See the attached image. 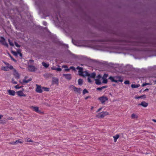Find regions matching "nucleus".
<instances>
[{"instance_id": "f257e3e1", "label": "nucleus", "mask_w": 156, "mask_h": 156, "mask_svg": "<svg viewBox=\"0 0 156 156\" xmlns=\"http://www.w3.org/2000/svg\"><path fill=\"white\" fill-rule=\"evenodd\" d=\"M131 45L134 46H148L149 44H148V41L146 40L145 41L140 40L139 41H133L131 44Z\"/></svg>"}, {"instance_id": "f03ea898", "label": "nucleus", "mask_w": 156, "mask_h": 156, "mask_svg": "<svg viewBox=\"0 0 156 156\" xmlns=\"http://www.w3.org/2000/svg\"><path fill=\"white\" fill-rule=\"evenodd\" d=\"M76 69L79 70L78 73L79 75L82 76L83 77H84L85 76H88L89 73L87 71L83 72L82 67L78 66Z\"/></svg>"}, {"instance_id": "7ed1b4c3", "label": "nucleus", "mask_w": 156, "mask_h": 156, "mask_svg": "<svg viewBox=\"0 0 156 156\" xmlns=\"http://www.w3.org/2000/svg\"><path fill=\"white\" fill-rule=\"evenodd\" d=\"M109 114L107 112H102L96 115V117L98 118H103L105 116Z\"/></svg>"}, {"instance_id": "20e7f679", "label": "nucleus", "mask_w": 156, "mask_h": 156, "mask_svg": "<svg viewBox=\"0 0 156 156\" xmlns=\"http://www.w3.org/2000/svg\"><path fill=\"white\" fill-rule=\"evenodd\" d=\"M108 99L107 97L105 96H103L98 98V100L101 101L102 104L104 103L106 101L108 100Z\"/></svg>"}, {"instance_id": "39448f33", "label": "nucleus", "mask_w": 156, "mask_h": 156, "mask_svg": "<svg viewBox=\"0 0 156 156\" xmlns=\"http://www.w3.org/2000/svg\"><path fill=\"white\" fill-rule=\"evenodd\" d=\"M29 70L31 72H34L37 70V68H36L34 66L31 65H29L28 66Z\"/></svg>"}, {"instance_id": "423d86ee", "label": "nucleus", "mask_w": 156, "mask_h": 156, "mask_svg": "<svg viewBox=\"0 0 156 156\" xmlns=\"http://www.w3.org/2000/svg\"><path fill=\"white\" fill-rule=\"evenodd\" d=\"M36 85L37 86L36 91L37 93H41L42 92V90L41 89V85L37 84H36Z\"/></svg>"}, {"instance_id": "0eeeda50", "label": "nucleus", "mask_w": 156, "mask_h": 156, "mask_svg": "<svg viewBox=\"0 0 156 156\" xmlns=\"http://www.w3.org/2000/svg\"><path fill=\"white\" fill-rule=\"evenodd\" d=\"M115 80L117 81V82H116V83H118L119 82H122L123 81V79L120 76H115Z\"/></svg>"}, {"instance_id": "6e6552de", "label": "nucleus", "mask_w": 156, "mask_h": 156, "mask_svg": "<svg viewBox=\"0 0 156 156\" xmlns=\"http://www.w3.org/2000/svg\"><path fill=\"white\" fill-rule=\"evenodd\" d=\"M63 76L68 80H70L72 78L71 75L70 74H64L63 75Z\"/></svg>"}, {"instance_id": "1a4fd4ad", "label": "nucleus", "mask_w": 156, "mask_h": 156, "mask_svg": "<svg viewBox=\"0 0 156 156\" xmlns=\"http://www.w3.org/2000/svg\"><path fill=\"white\" fill-rule=\"evenodd\" d=\"M1 38L2 39V40L0 41L1 43L3 44L5 46L7 47H8V44L6 41H5V39L4 37H2Z\"/></svg>"}, {"instance_id": "9d476101", "label": "nucleus", "mask_w": 156, "mask_h": 156, "mask_svg": "<svg viewBox=\"0 0 156 156\" xmlns=\"http://www.w3.org/2000/svg\"><path fill=\"white\" fill-rule=\"evenodd\" d=\"M16 93L19 96H23L25 97L26 96V95L24 94L23 92L22 91L20 90L16 92Z\"/></svg>"}, {"instance_id": "9b49d317", "label": "nucleus", "mask_w": 156, "mask_h": 156, "mask_svg": "<svg viewBox=\"0 0 156 156\" xmlns=\"http://www.w3.org/2000/svg\"><path fill=\"white\" fill-rule=\"evenodd\" d=\"M9 94L11 96H14L15 95L16 92L15 91L13 90H7Z\"/></svg>"}, {"instance_id": "f8f14e48", "label": "nucleus", "mask_w": 156, "mask_h": 156, "mask_svg": "<svg viewBox=\"0 0 156 156\" xmlns=\"http://www.w3.org/2000/svg\"><path fill=\"white\" fill-rule=\"evenodd\" d=\"M58 68H56L55 66H53L51 68V69L52 70H56L57 71H60L62 70V69L60 68V66L58 65Z\"/></svg>"}, {"instance_id": "ddd939ff", "label": "nucleus", "mask_w": 156, "mask_h": 156, "mask_svg": "<svg viewBox=\"0 0 156 156\" xmlns=\"http://www.w3.org/2000/svg\"><path fill=\"white\" fill-rule=\"evenodd\" d=\"M73 86L74 91L76 92L79 94L80 93V91H81V88H76Z\"/></svg>"}, {"instance_id": "4468645a", "label": "nucleus", "mask_w": 156, "mask_h": 156, "mask_svg": "<svg viewBox=\"0 0 156 156\" xmlns=\"http://www.w3.org/2000/svg\"><path fill=\"white\" fill-rule=\"evenodd\" d=\"M14 75L15 78L17 79H19L20 77V75L16 70L15 69H14Z\"/></svg>"}, {"instance_id": "2eb2a0df", "label": "nucleus", "mask_w": 156, "mask_h": 156, "mask_svg": "<svg viewBox=\"0 0 156 156\" xmlns=\"http://www.w3.org/2000/svg\"><path fill=\"white\" fill-rule=\"evenodd\" d=\"M148 104L145 101H142L140 104H138L139 105H141L144 107H146L147 106Z\"/></svg>"}, {"instance_id": "dca6fc26", "label": "nucleus", "mask_w": 156, "mask_h": 156, "mask_svg": "<svg viewBox=\"0 0 156 156\" xmlns=\"http://www.w3.org/2000/svg\"><path fill=\"white\" fill-rule=\"evenodd\" d=\"M96 76V73L93 72L91 74H89L88 77L92 78H94Z\"/></svg>"}, {"instance_id": "f3484780", "label": "nucleus", "mask_w": 156, "mask_h": 156, "mask_svg": "<svg viewBox=\"0 0 156 156\" xmlns=\"http://www.w3.org/2000/svg\"><path fill=\"white\" fill-rule=\"evenodd\" d=\"M32 108L36 112L39 113L40 112V111L39 110V108L38 107L32 106Z\"/></svg>"}, {"instance_id": "a211bd4d", "label": "nucleus", "mask_w": 156, "mask_h": 156, "mask_svg": "<svg viewBox=\"0 0 156 156\" xmlns=\"http://www.w3.org/2000/svg\"><path fill=\"white\" fill-rule=\"evenodd\" d=\"M108 79L110 80L112 82H114L116 83V82H117L116 81V80H115V76L113 77L112 76H110L108 78Z\"/></svg>"}, {"instance_id": "6ab92c4d", "label": "nucleus", "mask_w": 156, "mask_h": 156, "mask_svg": "<svg viewBox=\"0 0 156 156\" xmlns=\"http://www.w3.org/2000/svg\"><path fill=\"white\" fill-rule=\"evenodd\" d=\"M140 85L139 84L135 85V84H132L131 85V87L132 88H137L139 87Z\"/></svg>"}, {"instance_id": "aec40b11", "label": "nucleus", "mask_w": 156, "mask_h": 156, "mask_svg": "<svg viewBox=\"0 0 156 156\" xmlns=\"http://www.w3.org/2000/svg\"><path fill=\"white\" fill-rule=\"evenodd\" d=\"M95 83L97 85H100L101 84V83L99 79H95Z\"/></svg>"}, {"instance_id": "412c9836", "label": "nucleus", "mask_w": 156, "mask_h": 156, "mask_svg": "<svg viewBox=\"0 0 156 156\" xmlns=\"http://www.w3.org/2000/svg\"><path fill=\"white\" fill-rule=\"evenodd\" d=\"M113 138H114V141L115 142H116L117 140L119 138V136L118 134H116L115 136H113Z\"/></svg>"}, {"instance_id": "4be33fe9", "label": "nucleus", "mask_w": 156, "mask_h": 156, "mask_svg": "<svg viewBox=\"0 0 156 156\" xmlns=\"http://www.w3.org/2000/svg\"><path fill=\"white\" fill-rule=\"evenodd\" d=\"M32 80V79L31 78H30L29 79L27 80H26L25 79H23V83H27L29 82L30 81H31Z\"/></svg>"}, {"instance_id": "5701e85b", "label": "nucleus", "mask_w": 156, "mask_h": 156, "mask_svg": "<svg viewBox=\"0 0 156 156\" xmlns=\"http://www.w3.org/2000/svg\"><path fill=\"white\" fill-rule=\"evenodd\" d=\"M23 142L22 140L21 139H19L17 140H16L15 142H14V143H15L16 144H17L18 143H22Z\"/></svg>"}, {"instance_id": "b1692460", "label": "nucleus", "mask_w": 156, "mask_h": 156, "mask_svg": "<svg viewBox=\"0 0 156 156\" xmlns=\"http://www.w3.org/2000/svg\"><path fill=\"white\" fill-rule=\"evenodd\" d=\"M83 83V80L81 79H79L78 80V83L79 85H81Z\"/></svg>"}, {"instance_id": "393cba45", "label": "nucleus", "mask_w": 156, "mask_h": 156, "mask_svg": "<svg viewBox=\"0 0 156 156\" xmlns=\"http://www.w3.org/2000/svg\"><path fill=\"white\" fill-rule=\"evenodd\" d=\"M42 64L44 67L46 68H48L49 66V65L48 64H47L45 62H42Z\"/></svg>"}, {"instance_id": "a878e982", "label": "nucleus", "mask_w": 156, "mask_h": 156, "mask_svg": "<svg viewBox=\"0 0 156 156\" xmlns=\"http://www.w3.org/2000/svg\"><path fill=\"white\" fill-rule=\"evenodd\" d=\"M131 117L133 119H137L138 118V116L134 113L132 114Z\"/></svg>"}, {"instance_id": "bb28decb", "label": "nucleus", "mask_w": 156, "mask_h": 156, "mask_svg": "<svg viewBox=\"0 0 156 156\" xmlns=\"http://www.w3.org/2000/svg\"><path fill=\"white\" fill-rule=\"evenodd\" d=\"M58 79L57 78H54L53 80V82L55 83H58Z\"/></svg>"}, {"instance_id": "cd10ccee", "label": "nucleus", "mask_w": 156, "mask_h": 156, "mask_svg": "<svg viewBox=\"0 0 156 156\" xmlns=\"http://www.w3.org/2000/svg\"><path fill=\"white\" fill-rule=\"evenodd\" d=\"M8 67H7V66H4V67H3L2 68V70H3L5 71H8L9 70L8 69Z\"/></svg>"}, {"instance_id": "c85d7f7f", "label": "nucleus", "mask_w": 156, "mask_h": 156, "mask_svg": "<svg viewBox=\"0 0 156 156\" xmlns=\"http://www.w3.org/2000/svg\"><path fill=\"white\" fill-rule=\"evenodd\" d=\"M103 80L102 83L106 84L108 82V80L107 79H102Z\"/></svg>"}, {"instance_id": "c756f323", "label": "nucleus", "mask_w": 156, "mask_h": 156, "mask_svg": "<svg viewBox=\"0 0 156 156\" xmlns=\"http://www.w3.org/2000/svg\"><path fill=\"white\" fill-rule=\"evenodd\" d=\"M42 89H43L44 91H48L49 90V88L45 87H43L42 88Z\"/></svg>"}, {"instance_id": "7c9ffc66", "label": "nucleus", "mask_w": 156, "mask_h": 156, "mask_svg": "<svg viewBox=\"0 0 156 156\" xmlns=\"http://www.w3.org/2000/svg\"><path fill=\"white\" fill-rule=\"evenodd\" d=\"M88 91L86 89H84V90H83V94L84 95L86 93H88Z\"/></svg>"}, {"instance_id": "2f4dec72", "label": "nucleus", "mask_w": 156, "mask_h": 156, "mask_svg": "<svg viewBox=\"0 0 156 156\" xmlns=\"http://www.w3.org/2000/svg\"><path fill=\"white\" fill-rule=\"evenodd\" d=\"M108 75L107 74H105L102 78V79H106L108 77Z\"/></svg>"}, {"instance_id": "473e14b6", "label": "nucleus", "mask_w": 156, "mask_h": 156, "mask_svg": "<svg viewBox=\"0 0 156 156\" xmlns=\"http://www.w3.org/2000/svg\"><path fill=\"white\" fill-rule=\"evenodd\" d=\"M51 74L50 73H45L44 75V76L45 77H49V76H50V75Z\"/></svg>"}, {"instance_id": "72a5a7b5", "label": "nucleus", "mask_w": 156, "mask_h": 156, "mask_svg": "<svg viewBox=\"0 0 156 156\" xmlns=\"http://www.w3.org/2000/svg\"><path fill=\"white\" fill-rule=\"evenodd\" d=\"M34 62V61L32 60H30L28 63V64L31 65L33 64Z\"/></svg>"}, {"instance_id": "f704fd0d", "label": "nucleus", "mask_w": 156, "mask_h": 156, "mask_svg": "<svg viewBox=\"0 0 156 156\" xmlns=\"http://www.w3.org/2000/svg\"><path fill=\"white\" fill-rule=\"evenodd\" d=\"M8 41L9 43V44L10 45L12 46H14L13 43L11 42L9 39L8 40Z\"/></svg>"}, {"instance_id": "c9c22d12", "label": "nucleus", "mask_w": 156, "mask_h": 156, "mask_svg": "<svg viewBox=\"0 0 156 156\" xmlns=\"http://www.w3.org/2000/svg\"><path fill=\"white\" fill-rule=\"evenodd\" d=\"M11 53L15 56H17V53L16 51H11Z\"/></svg>"}, {"instance_id": "e433bc0d", "label": "nucleus", "mask_w": 156, "mask_h": 156, "mask_svg": "<svg viewBox=\"0 0 156 156\" xmlns=\"http://www.w3.org/2000/svg\"><path fill=\"white\" fill-rule=\"evenodd\" d=\"M15 44L16 46L17 47L20 48L21 46L20 45L18 44V43L16 42H15Z\"/></svg>"}, {"instance_id": "4c0bfd02", "label": "nucleus", "mask_w": 156, "mask_h": 156, "mask_svg": "<svg viewBox=\"0 0 156 156\" xmlns=\"http://www.w3.org/2000/svg\"><path fill=\"white\" fill-rule=\"evenodd\" d=\"M7 66L8 68H9L10 69H13V67L11 65H9V66Z\"/></svg>"}, {"instance_id": "58836bf2", "label": "nucleus", "mask_w": 156, "mask_h": 156, "mask_svg": "<svg viewBox=\"0 0 156 156\" xmlns=\"http://www.w3.org/2000/svg\"><path fill=\"white\" fill-rule=\"evenodd\" d=\"M150 84L149 83H143L142 85V87H144L145 86H146V85H150Z\"/></svg>"}, {"instance_id": "ea45409f", "label": "nucleus", "mask_w": 156, "mask_h": 156, "mask_svg": "<svg viewBox=\"0 0 156 156\" xmlns=\"http://www.w3.org/2000/svg\"><path fill=\"white\" fill-rule=\"evenodd\" d=\"M12 83L14 84H16L17 83V82L15 81L13 79H12Z\"/></svg>"}, {"instance_id": "a19ab883", "label": "nucleus", "mask_w": 156, "mask_h": 156, "mask_svg": "<svg viewBox=\"0 0 156 156\" xmlns=\"http://www.w3.org/2000/svg\"><path fill=\"white\" fill-rule=\"evenodd\" d=\"M23 86H20V87H19V85H17L15 87L16 88V89H19L21 87H22Z\"/></svg>"}, {"instance_id": "79ce46f5", "label": "nucleus", "mask_w": 156, "mask_h": 156, "mask_svg": "<svg viewBox=\"0 0 156 156\" xmlns=\"http://www.w3.org/2000/svg\"><path fill=\"white\" fill-rule=\"evenodd\" d=\"M102 89L103 88H102V87H98L97 88V90H99L100 91H101Z\"/></svg>"}, {"instance_id": "37998d69", "label": "nucleus", "mask_w": 156, "mask_h": 156, "mask_svg": "<svg viewBox=\"0 0 156 156\" xmlns=\"http://www.w3.org/2000/svg\"><path fill=\"white\" fill-rule=\"evenodd\" d=\"M124 83L126 84H129V81L128 80H126L124 82Z\"/></svg>"}, {"instance_id": "c03bdc74", "label": "nucleus", "mask_w": 156, "mask_h": 156, "mask_svg": "<svg viewBox=\"0 0 156 156\" xmlns=\"http://www.w3.org/2000/svg\"><path fill=\"white\" fill-rule=\"evenodd\" d=\"M10 57L11 58V59L13 60V61H14L15 62H16V61L15 59H14L13 57H12L11 56V55H10Z\"/></svg>"}, {"instance_id": "a18cd8bd", "label": "nucleus", "mask_w": 156, "mask_h": 156, "mask_svg": "<svg viewBox=\"0 0 156 156\" xmlns=\"http://www.w3.org/2000/svg\"><path fill=\"white\" fill-rule=\"evenodd\" d=\"M87 80L88 82L89 83H91L92 82L91 80L90 79L89 77H88L87 78Z\"/></svg>"}, {"instance_id": "49530a36", "label": "nucleus", "mask_w": 156, "mask_h": 156, "mask_svg": "<svg viewBox=\"0 0 156 156\" xmlns=\"http://www.w3.org/2000/svg\"><path fill=\"white\" fill-rule=\"evenodd\" d=\"M27 142H33V141L32 140L28 138L27 139V140H26Z\"/></svg>"}, {"instance_id": "de8ad7c7", "label": "nucleus", "mask_w": 156, "mask_h": 156, "mask_svg": "<svg viewBox=\"0 0 156 156\" xmlns=\"http://www.w3.org/2000/svg\"><path fill=\"white\" fill-rule=\"evenodd\" d=\"M97 78L98 79H99L101 78V76L99 74L97 76Z\"/></svg>"}, {"instance_id": "09e8293b", "label": "nucleus", "mask_w": 156, "mask_h": 156, "mask_svg": "<svg viewBox=\"0 0 156 156\" xmlns=\"http://www.w3.org/2000/svg\"><path fill=\"white\" fill-rule=\"evenodd\" d=\"M69 69H72L73 70H75V68L74 67H73V66H71L69 68Z\"/></svg>"}, {"instance_id": "8fccbe9b", "label": "nucleus", "mask_w": 156, "mask_h": 156, "mask_svg": "<svg viewBox=\"0 0 156 156\" xmlns=\"http://www.w3.org/2000/svg\"><path fill=\"white\" fill-rule=\"evenodd\" d=\"M62 68H67L68 66L66 65H63L62 66Z\"/></svg>"}, {"instance_id": "3c124183", "label": "nucleus", "mask_w": 156, "mask_h": 156, "mask_svg": "<svg viewBox=\"0 0 156 156\" xmlns=\"http://www.w3.org/2000/svg\"><path fill=\"white\" fill-rule=\"evenodd\" d=\"M140 97H141V98H146V96L145 95H144L140 96Z\"/></svg>"}, {"instance_id": "603ef678", "label": "nucleus", "mask_w": 156, "mask_h": 156, "mask_svg": "<svg viewBox=\"0 0 156 156\" xmlns=\"http://www.w3.org/2000/svg\"><path fill=\"white\" fill-rule=\"evenodd\" d=\"M43 24L44 25L46 26V25L47 24V23L45 21H44L43 22Z\"/></svg>"}, {"instance_id": "864d4df0", "label": "nucleus", "mask_w": 156, "mask_h": 156, "mask_svg": "<svg viewBox=\"0 0 156 156\" xmlns=\"http://www.w3.org/2000/svg\"><path fill=\"white\" fill-rule=\"evenodd\" d=\"M70 70V69L69 68V69H64V71H65L67 72V71H69Z\"/></svg>"}, {"instance_id": "5fc2aeb1", "label": "nucleus", "mask_w": 156, "mask_h": 156, "mask_svg": "<svg viewBox=\"0 0 156 156\" xmlns=\"http://www.w3.org/2000/svg\"><path fill=\"white\" fill-rule=\"evenodd\" d=\"M102 109V108H99V109H98V110L96 112H99L100 111H101V110Z\"/></svg>"}, {"instance_id": "6e6d98bb", "label": "nucleus", "mask_w": 156, "mask_h": 156, "mask_svg": "<svg viewBox=\"0 0 156 156\" xmlns=\"http://www.w3.org/2000/svg\"><path fill=\"white\" fill-rule=\"evenodd\" d=\"M20 49H18L17 50V53L19 54V53H20Z\"/></svg>"}, {"instance_id": "4d7b16f0", "label": "nucleus", "mask_w": 156, "mask_h": 156, "mask_svg": "<svg viewBox=\"0 0 156 156\" xmlns=\"http://www.w3.org/2000/svg\"><path fill=\"white\" fill-rule=\"evenodd\" d=\"M4 63H5V64L7 66H9V63H7L6 62H4Z\"/></svg>"}, {"instance_id": "13d9d810", "label": "nucleus", "mask_w": 156, "mask_h": 156, "mask_svg": "<svg viewBox=\"0 0 156 156\" xmlns=\"http://www.w3.org/2000/svg\"><path fill=\"white\" fill-rule=\"evenodd\" d=\"M102 87L103 88V89L107 88V86H104Z\"/></svg>"}, {"instance_id": "bf43d9fd", "label": "nucleus", "mask_w": 156, "mask_h": 156, "mask_svg": "<svg viewBox=\"0 0 156 156\" xmlns=\"http://www.w3.org/2000/svg\"><path fill=\"white\" fill-rule=\"evenodd\" d=\"M90 96H88L87 97H86L85 98V99L86 100H87V99H88V98H90Z\"/></svg>"}, {"instance_id": "052dcab7", "label": "nucleus", "mask_w": 156, "mask_h": 156, "mask_svg": "<svg viewBox=\"0 0 156 156\" xmlns=\"http://www.w3.org/2000/svg\"><path fill=\"white\" fill-rule=\"evenodd\" d=\"M135 98L136 99H139V98H141V97H140V96H139L138 97H135Z\"/></svg>"}, {"instance_id": "680f3d73", "label": "nucleus", "mask_w": 156, "mask_h": 156, "mask_svg": "<svg viewBox=\"0 0 156 156\" xmlns=\"http://www.w3.org/2000/svg\"><path fill=\"white\" fill-rule=\"evenodd\" d=\"M14 142H12L10 143V144L12 145H16L15 143H14Z\"/></svg>"}, {"instance_id": "e2e57ef3", "label": "nucleus", "mask_w": 156, "mask_h": 156, "mask_svg": "<svg viewBox=\"0 0 156 156\" xmlns=\"http://www.w3.org/2000/svg\"><path fill=\"white\" fill-rule=\"evenodd\" d=\"M149 90V89H148L147 88L144 90V91H148Z\"/></svg>"}, {"instance_id": "0e129e2a", "label": "nucleus", "mask_w": 156, "mask_h": 156, "mask_svg": "<svg viewBox=\"0 0 156 156\" xmlns=\"http://www.w3.org/2000/svg\"><path fill=\"white\" fill-rule=\"evenodd\" d=\"M3 115H0V119H1Z\"/></svg>"}, {"instance_id": "69168bd1", "label": "nucleus", "mask_w": 156, "mask_h": 156, "mask_svg": "<svg viewBox=\"0 0 156 156\" xmlns=\"http://www.w3.org/2000/svg\"><path fill=\"white\" fill-rule=\"evenodd\" d=\"M152 121H154V122H156V120H155V119H152Z\"/></svg>"}, {"instance_id": "338daca9", "label": "nucleus", "mask_w": 156, "mask_h": 156, "mask_svg": "<svg viewBox=\"0 0 156 156\" xmlns=\"http://www.w3.org/2000/svg\"><path fill=\"white\" fill-rule=\"evenodd\" d=\"M19 54H20V56H21V57H22V54L20 52L19 53Z\"/></svg>"}, {"instance_id": "774afa93", "label": "nucleus", "mask_w": 156, "mask_h": 156, "mask_svg": "<svg viewBox=\"0 0 156 156\" xmlns=\"http://www.w3.org/2000/svg\"><path fill=\"white\" fill-rule=\"evenodd\" d=\"M72 42L74 44H75L74 42V41L73 40H72Z\"/></svg>"}]
</instances>
